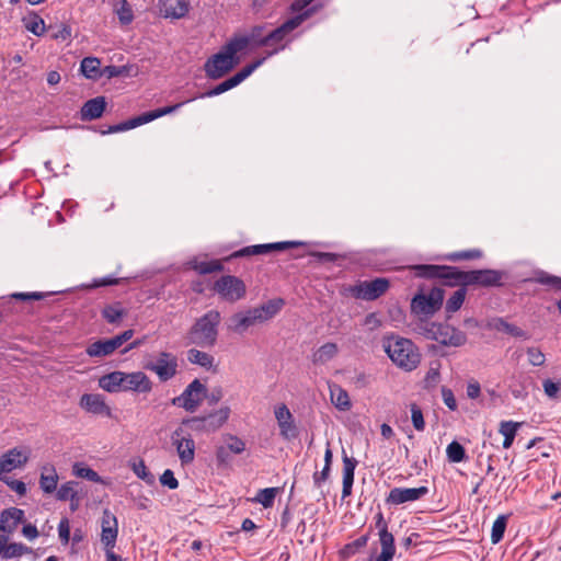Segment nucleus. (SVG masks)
Here are the masks:
<instances>
[{
  "instance_id": "14",
  "label": "nucleus",
  "mask_w": 561,
  "mask_h": 561,
  "mask_svg": "<svg viewBox=\"0 0 561 561\" xmlns=\"http://www.w3.org/2000/svg\"><path fill=\"white\" fill-rule=\"evenodd\" d=\"M172 442L176 446V451L182 465H188L195 457V442L191 434L184 435V430L180 426L172 433Z\"/></svg>"
},
{
  "instance_id": "13",
  "label": "nucleus",
  "mask_w": 561,
  "mask_h": 561,
  "mask_svg": "<svg viewBox=\"0 0 561 561\" xmlns=\"http://www.w3.org/2000/svg\"><path fill=\"white\" fill-rule=\"evenodd\" d=\"M238 51L251 47H266V25H254L247 35H236L229 39Z\"/></svg>"
},
{
  "instance_id": "20",
  "label": "nucleus",
  "mask_w": 561,
  "mask_h": 561,
  "mask_svg": "<svg viewBox=\"0 0 561 561\" xmlns=\"http://www.w3.org/2000/svg\"><path fill=\"white\" fill-rule=\"evenodd\" d=\"M159 15L163 19L180 20L190 11L186 0H158Z\"/></svg>"
},
{
  "instance_id": "56",
  "label": "nucleus",
  "mask_w": 561,
  "mask_h": 561,
  "mask_svg": "<svg viewBox=\"0 0 561 561\" xmlns=\"http://www.w3.org/2000/svg\"><path fill=\"white\" fill-rule=\"evenodd\" d=\"M77 484L75 481H69L64 484L57 490L56 497L59 501H68L73 502L78 500V493L73 489V485Z\"/></svg>"
},
{
  "instance_id": "64",
  "label": "nucleus",
  "mask_w": 561,
  "mask_h": 561,
  "mask_svg": "<svg viewBox=\"0 0 561 561\" xmlns=\"http://www.w3.org/2000/svg\"><path fill=\"white\" fill-rule=\"evenodd\" d=\"M160 483L163 486L169 488L170 490H175L179 486V481L174 477V473L171 469L164 470V472L160 477Z\"/></svg>"
},
{
  "instance_id": "28",
  "label": "nucleus",
  "mask_w": 561,
  "mask_h": 561,
  "mask_svg": "<svg viewBox=\"0 0 561 561\" xmlns=\"http://www.w3.org/2000/svg\"><path fill=\"white\" fill-rule=\"evenodd\" d=\"M285 306V300L280 297L270 299L263 305L252 308L253 313L256 316L259 322L267 321L274 318Z\"/></svg>"
},
{
  "instance_id": "45",
  "label": "nucleus",
  "mask_w": 561,
  "mask_h": 561,
  "mask_svg": "<svg viewBox=\"0 0 561 561\" xmlns=\"http://www.w3.org/2000/svg\"><path fill=\"white\" fill-rule=\"evenodd\" d=\"M23 23L24 27L36 36L45 33V22L36 12H31L28 18H24Z\"/></svg>"
},
{
  "instance_id": "60",
  "label": "nucleus",
  "mask_w": 561,
  "mask_h": 561,
  "mask_svg": "<svg viewBox=\"0 0 561 561\" xmlns=\"http://www.w3.org/2000/svg\"><path fill=\"white\" fill-rule=\"evenodd\" d=\"M231 451L226 446H219L216 449V462L218 468H227L230 466L232 457Z\"/></svg>"
},
{
  "instance_id": "40",
  "label": "nucleus",
  "mask_w": 561,
  "mask_h": 561,
  "mask_svg": "<svg viewBox=\"0 0 561 561\" xmlns=\"http://www.w3.org/2000/svg\"><path fill=\"white\" fill-rule=\"evenodd\" d=\"M187 359L190 363L206 369H210L214 365V356L196 348L188 350Z\"/></svg>"
},
{
  "instance_id": "38",
  "label": "nucleus",
  "mask_w": 561,
  "mask_h": 561,
  "mask_svg": "<svg viewBox=\"0 0 561 561\" xmlns=\"http://www.w3.org/2000/svg\"><path fill=\"white\" fill-rule=\"evenodd\" d=\"M443 265H435V264H417L412 265L411 270L413 271V274L417 278H425V279H440V272Z\"/></svg>"
},
{
  "instance_id": "21",
  "label": "nucleus",
  "mask_w": 561,
  "mask_h": 561,
  "mask_svg": "<svg viewBox=\"0 0 561 561\" xmlns=\"http://www.w3.org/2000/svg\"><path fill=\"white\" fill-rule=\"evenodd\" d=\"M107 106L106 98L103 95L95 96L83 103L80 108V119L82 122H91L102 117Z\"/></svg>"
},
{
  "instance_id": "55",
  "label": "nucleus",
  "mask_w": 561,
  "mask_h": 561,
  "mask_svg": "<svg viewBox=\"0 0 561 561\" xmlns=\"http://www.w3.org/2000/svg\"><path fill=\"white\" fill-rule=\"evenodd\" d=\"M138 126H141V122H140L139 115L135 116V117H131V118H129L127 121H124V122H122L119 124L111 125L107 128V130L102 131V134H114V133L125 131V130H129V129L136 128Z\"/></svg>"
},
{
  "instance_id": "62",
  "label": "nucleus",
  "mask_w": 561,
  "mask_h": 561,
  "mask_svg": "<svg viewBox=\"0 0 561 561\" xmlns=\"http://www.w3.org/2000/svg\"><path fill=\"white\" fill-rule=\"evenodd\" d=\"M528 360L533 366H542L546 362L545 354L538 347L527 348Z\"/></svg>"
},
{
  "instance_id": "12",
  "label": "nucleus",
  "mask_w": 561,
  "mask_h": 561,
  "mask_svg": "<svg viewBox=\"0 0 561 561\" xmlns=\"http://www.w3.org/2000/svg\"><path fill=\"white\" fill-rule=\"evenodd\" d=\"M506 275L504 271L499 270H473L467 272L468 286H480L484 288L489 287H502L503 277Z\"/></svg>"
},
{
  "instance_id": "4",
  "label": "nucleus",
  "mask_w": 561,
  "mask_h": 561,
  "mask_svg": "<svg viewBox=\"0 0 561 561\" xmlns=\"http://www.w3.org/2000/svg\"><path fill=\"white\" fill-rule=\"evenodd\" d=\"M317 12L316 7H311L310 9L304 11L302 13L296 14L295 16L288 19L283 24L277 26L276 28L266 32V47L272 48L267 51L265 59L278 54L284 50L286 44H283L285 38L298 26H300L306 20L311 18Z\"/></svg>"
},
{
  "instance_id": "43",
  "label": "nucleus",
  "mask_w": 561,
  "mask_h": 561,
  "mask_svg": "<svg viewBox=\"0 0 561 561\" xmlns=\"http://www.w3.org/2000/svg\"><path fill=\"white\" fill-rule=\"evenodd\" d=\"M519 426V423L513 421L501 422L499 432L504 436L503 447L505 449L510 448L513 445L516 432Z\"/></svg>"
},
{
  "instance_id": "16",
  "label": "nucleus",
  "mask_w": 561,
  "mask_h": 561,
  "mask_svg": "<svg viewBox=\"0 0 561 561\" xmlns=\"http://www.w3.org/2000/svg\"><path fill=\"white\" fill-rule=\"evenodd\" d=\"M274 414L278 423L279 434L284 439L290 440L299 435L293 414L286 404L282 403L276 407Z\"/></svg>"
},
{
  "instance_id": "54",
  "label": "nucleus",
  "mask_w": 561,
  "mask_h": 561,
  "mask_svg": "<svg viewBox=\"0 0 561 561\" xmlns=\"http://www.w3.org/2000/svg\"><path fill=\"white\" fill-rule=\"evenodd\" d=\"M127 280V278H119L113 276H104L101 278H94L90 284H83L81 287L84 289H95L99 287L105 286H114L119 285L122 282Z\"/></svg>"
},
{
  "instance_id": "50",
  "label": "nucleus",
  "mask_w": 561,
  "mask_h": 561,
  "mask_svg": "<svg viewBox=\"0 0 561 561\" xmlns=\"http://www.w3.org/2000/svg\"><path fill=\"white\" fill-rule=\"evenodd\" d=\"M507 526V516L506 515H500L494 520L491 529V541L492 543H499L503 537L504 533L506 530Z\"/></svg>"
},
{
  "instance_id": "44",
  "label": "nucleus",
  "mask_w": 561,
  "mask_h": 561,
  "mask_svg": "<svg viewBox=\"0 0 561 561\" xmlns=\"http://www.w3.org/2000/svg\"><path fill=\"white\" fill-rule=\"evenodd\" d=\"M467 295V286L459 287L457 290L453 293V295L447 299L445 305V310L447 313H454L458 311Z\"/></svg>"
},
{
  "instance_id": "53",
  "label": "nucleus",
  "mask_w": 561,
  "mask_h": 561,
  "mask_svg": "<svg viewBox=\"0 0 561 561\" xmlns=\"http://www.w3.org/2000/svg\"><path fill=\"white\" fill-rule=\"evenodd\" d=\"M278 493L277 488H265L257 492L254 499L257 503L262 504L263 507L268 508L274 505L275 497Z\"/></svg>"
},
{
  "instance_id": "26",
  "label": "nucleus",
  "mask_w": 561,
  "mask_h": 561,
  "mask_svg": "<svg viewBox=\"0 0 561 561\" xmlns=\"http://www.w3.org/2000/svg\"><path fill=\"white\" fill-rule=\"evenodd\" d=\"M27 462V457L23 456L18 448L8 450L0 457V479L3 473L11 472L15 468H20Z\"/></svg>"
},
{
  "instance_id": "9",
  "label": "nucleus",
  "mask_w": 561,
  "mask_h": 561,
  "mask_svg": "<svg viewBox=\"0 0 561 561\" xmlns=\"http://www.w3.org/2000/svg\"><path fill=\"white\" fill-rule=\"evenodd\" d=\"M215 293H217L224 300L229 302H236L244 298L247 294V286L244 282L233 275H224L218 278L213 286Z\"/></svg>"
},
{
  "instance_id": "39",
  "label": "nucleus",
  "mask_w": 561,
  "mask_h": 561,
  "mask_svg": "<svg viewBox=\"0 0 561 561\" xmlns=\"http://www.w3.org/2000/svg\"><path fill=\"white\" fill-rule=\"evenodd\" d=\"M114 13L122 26L129 25L135 19L131 4L127 0H118L114 5Z\"/></svg>"
},
{
  "instance_id": "19",
  "label": "nucleus",
  "mask_w": 561,
  "mask_h": 561,
  "mask_svg": "<svg viewBox=\"0 0 561 561\" xmlns=\"http://www.w3.org/2000/svg\"><path fill=\"white\" fill-rule=\"evenodd\" d=\"M428 493L425 485L419 488H393L390 490L387 502L399 505L407 502H413L422 499Z\"/></svg>"
},
{
  "instance_id": "42",
  "label": "nucleus",
  "mask_w": 561,
  "mask_h": 561,
  "mask_svg": "<svg viewBox=\"0 0 561 561\" xmlns=\"http://www.w3.org/2000/svg\"><path fill=\"white\" fill-rule=\"evenodd\" d=\"M184 103L185 102H181V103H178L174 105L156 108V110L148 111V112L140 114L139 118H140L141 125L150 123V122H152L159 117H162L167 114L173 113L174 111L180 108Z\"/></svg>"
},
{
  "instance_id": "6",
  "label": "nucleus",
  "mask_w": 561,
  "mask_h": 561,
  "mask_svg": "<svg viewBox=\"0 0 561 561\" xmlns=\"http://www.w3.org/2000/svg\"><path fill=\"white\" fill-rule=\"evenodd\" d=\"M230 412L229 407H222L207 415L184 419L182 425H187L195 432H216L228 421Z\"/></svg>"
},
{
  "instance_id": "59",
  "label": "nucleus",
  "mask_w": 561,
  "mask_h": 561,
  "mask_svg": "<svg viewBox=\"0 0 561 561\" xmlns=\"http://www.w3.org/2000/svg\"><path fill=\"white\" fill-rule=\"evenodd\" d=\"M75 473L80 477V478H83V479H87L88 481H91V482H101V477L99 476V473L93 470L92 468L88 467V466H79L78 463L75 466Z\"/></svg>"
},
{
  "instance_id": "10",
  "label": "nucleus",
  "mask_w": 561,
  "mask_h": 561,
  "mask_svg": "<svg viewBox=\"0 0 561 561\" xmlns=\"http://www.w3.org/2000/svg\"><path fill=\"white\" fill-rule=\"evenodd\" d=\"M264 61H265V58H257V59L253 60L252 62H250L245 67H243L240 71L234 73L232 77L226 79L225 81L215 85L210 90L204 92L201 96L202 98H211V96L222 94V93L236 88L241 82H243L248 77H250L255 69H257L261 65H263Z\"/></svg>"
},
{
  "instance_id": "63",
  "label": "nucleus",
  "mask_w": 561,
  "mask_h": 561,
  "mask_svg": "<svg viewBox=\"0 0 561 561\" xmlns=\"http://www.w3.org/2000/svg\"><path fill=\"white\" fill-rule=\"evenodd\" d=\"M229 442L227 443L226 447L232 453V454H242L245 450V443L234 435H228Z\"/></svg>"
},
{
  "instance_id": "18",
  "label": "nucleus",
  "mask_w": 561,
  "mask_h": 561,
  "mask_svg": "<svg viewBox=\"0 0 561 561\" xmlns=\"http://www.w3.org/2000/svg\"><path fill=\"white\" fill-rule=\"evenodd\" d=\"M118 536V522L116 516L107 508L101 517V542L104 547L114 548Z\"/></svg>"
},
{
  "instance_id": "32",
  "label": "nucleus",
  "mask_w": 561,
  "mask_h": 561,
  "mask_svg": "<svg viewBox=\"0 0 561 561\" xmlns=\"http://www.w3.org/2000/svg\"><path fill=\"white\" fill-rule=\"evenodd\" d=\"M306 243L302 241H280L265 244H255L253 245V251L255 255L268 254L274 251H285L288 249H294L298 247H305Z\"/></svg>"
},
{
  "instance_id": "3",
  "label": "nucleus",
  "mask_w": 561,
  "mask_h": 561,
  "mask_svg": "<svg viewBox=\"0 0 561 561\" xmlns=\"http://www.w3.org/2000/svg\"><path fill=\"white\" fill-rule=\"evenodd\" d=\"M236 48L228 41L218 53L206 59L203 69L207 79H221L240 64L239 51Z\"/></svg>"
},
{
  "instance_id": "57",
  "label": "nucleus",
  "mask_w": 561,
  "mask_h": 561,
  "mask_svg": "<svg viewBox=\"0 0 561 561\" xmlns=\"http://www.w3.org/2000/svg\"><path fill=\"white\" fill-rule=\"evenodd\" d=\"M410 411H411V421H412L413 427L419 432L424 431L425 421H424L422 409L416 403H411Z\"/></svg>"
},
{
  "instance_id": "17",
  "label": "nucleus",
  "mask_w": 561,
  "mask_h": 561,
  "mask_svg": "<svg viewBox=\"0 0 561 561\" xmlns=\"http://www.w3.org/2000/svg\"><path fill=\"white\" fill-rule=\"evenodd\" d=\"M152 390V381L142 371L124 373L122 392L133 391L137 393H148Z\"/></svg>"
},
{
  "instance_id": "22",
  "label": "nucleus",
  "mask_w": 561,
  "mask_h": 561,
  "mask_svg": "<svg viewBox=\"0 0 561 561\" xmlns=\"http://www.w3.org/2000/svg\"><path fill=\"white\" fill-rule=\"evenodd\" d=\"M25 513L18 507H9L0 514V529L2 533L13 534L20 524L25 523Z\"/></svg>"
},
{
  "instance_id": "8",
  "label": "nucleus",
  "mask_w": 561,
  "mask_h": 561,
  "mask_svg": "<svg viewBox=\"0 0 561 561\" xmlns=\"http://www.w3.org/2000/svg\"><path fill=\"white\" fill-rule=\"evenodd\" d=\"M390 287V282L385 277L373 280H363L350 286L348 293L356 299L373 301L382 296Z\"/></svg>"
},
{
  "instance_id": "5",
  "label": "nucleus",
  "mask_w": 561,
  "mask_h": 561,
  "mask_svg": "<svg viewBox=\"0 0 561 561\" xmlns=\"http://www.w3.org/2000/svg\"><path fill=\"white\" fill-rule=\"evenodd\" d=\"M445 291L440 287H433L430 293H417L411 300V311L417 317L431 318L437 312L444 301Z\"/></svg>"
},
{
  "instance_id": "52",
  "label": "nucleus",
  "mask_w": 561,
  "mask_h": 561,
  "mask_svg": "<svg viewBox=\"0 0 561 561\" xmlns=\"http://www.w3.org/2000/svg\"><path fill=\"white\" fill-rule=\"evenodd\" d=\"M428 318L419 317V322L415 324V331L426 337L427 340H433V336L435 335V330L437 328L436 322H430L427 320Z\"/></svg>"
},
{
  "instance_id": "24",
  "label": "nucleus",
  "mask_w": 561,
  "mask_h": 561,
  "mask_svg": "<svg viewBox=\"0 0 561 561\" xmlns=\"http://www.w3.org/2000/svg\"><path fill=\"white\" fill-rule=\"evenodd\" d=\"M342 462H343V478H342V499H345L352 494V488L354 483L355 469L358 461L348 457L345 450H342Z\"/></svg>"
},
{
  "instance_id": "49",
  "label": "nucleus",
  "mask_w": 561,
  "mask_h": 561,
  "mask_svg": "<svg viewBox=\"0 0 561 561\" xmlns=\"http://www.w3.org/2000/svg\"><path fill=\"white\" fill-rule=\"evenodd\" d=\"M483 253L479 249H471L465 251H457L448 253L444 256L445 260L450 262H458L462 260H478L482 257Z\"/></svg>"
},
{
  "instance_id": "51",
  "label": "nucleus",
  "mask_w": 561,
  "mask_h": 561,
  "mask_svg": "<svg viewBox=\"0 0 561 561\" xmlns=\"http://www.w3.org/2000/svg\"><path fill=\"white\" fill-rule=\"evenodd\" d=\"M49 471V474L43 471L39 479V486L45 493H53L57 489L58 476L56 470L51 467Z\"/></svg>"
},
{
  "instance_id": "27",
  "label": "nucleus",
  "mask_w": 561,
  "mask_h": 561,
  "mask_svg": "<svg viewBox=\"0 0 561 561\" xmlns=\"http://www.w3.org/2000/svg\"><path fill=\"white\" fill-rule=\"evenodd\" d=\"M442 270L439 279L442 285L448 287L468 286L467 272L460 271L458 267L451 265H443Z\"/></svg>"
},
{
  "instance_id": "15",
  "label": "nucleus",
  "mask_w": 561,
  "mask_h": 561,
  "mask_svg": "<svg viewBox=\"0 0 561 561\" xmlns=\"http://www.w3.org/2000/svg\"><path fill=\"white\" fill-rule=\"evenodd\" d=\"M435 331L433 341L444 346L459 347L467 342L466 333L449 324L438 323Z\"/></svg>"
},
{
  "instance_id": "35",
  "label": "nucleus",
  "mask_w": 561,
  "mask_h": 561,
  "mask_svg": "<svg viewBox=\"0 0 561 561\" xmlns=\"http://www.w3.org/2000/svg\"><path fill=\"white\" fill-rule=\"evenodd\" d=\"M330 396L333 405L340 411H347L351 409L352 403L350 396L345 389L339 385L330 386Z\"/></svg>"
},
{
  "instance_id": "58",
  "label": "nucleus",
  "mask_w": 561,
  "mask_h": 561,
  "mask_svg": "<svg viewBox=\"0 0 561 561\" xmlns=\"http://www.w3.org/2000/svg\"><path fill=\"white\" fill-rule=\"evenodd\" d=\"M133 471L139 479L144 480L145 482H154V476L148 470L142 459L133 463Z\"/></svg>"
},
{
  "instance_id": "36",
  "label": "nucleus",
  "mask_w": 561,
  "mask_h": 561,
  "mask_svg": "<svg viewBox=\"0 0 561 561\" xmlns=\"http://www.w3.org/2000/svg\"><path fill=\"white\" fill-rule=\"evenodd\" d=\"M101 61L96 57H84L80 64V71L87 79L96 80L103 77V69H100Z\"/></svg>"
},
{
  "instance_id": "2",
  "label": "nucleus",
  "mask_w": 561,
  "mask_h": 561,
  "mask_svg": "<svg viewBox=\"0 0 561 561\" xmlns=\"http://www.w3.org/2000/svg\"><path fill=\"white\" fill-rule=\"evenodd\" d=\"M221 314L218 310L211 309L196 319L187 332L190 344L199 347H213L216 345L219 334Z\"/></svg>"
},
{
  "instance_id": "41",
  "label": "nucleus",
  "mask_w": 561,
  "mask_h": 561,
  "mask_svg": "<svg viewBox=\"0 0 561 561\" xmlns=\"http://www.w3.org/2000/svg\"><path fill=\"white\" fill-rule=\"evenodd\" d=\"M369 540V534H365L354 541L346 543L340 551L339 554L341 559L347 560L352 558L358 550L364 548Z\"/></svg>"
},
{
  "instance_id": "1",
  "label": "nucleus",
  "mask_w": 561,
  "mask_h": 561,
  "mask_svg": "<svg viewBox=\"0 0 561 561\" xmlns=\"http://www.w3.org/2000/svg\"><path fill=\"white\" fill-rule=\"evenodd\" d=\"M382 346L391 362L405 371L414 370L421 363L419 347L409 339L392 334L383 337Z\"/></svg>"
},
{
  "instance_id": "30",
  "label": "nucleus",
  "mask_w": 561,
  "mask_h": 561,
  "mask_svg": "<svg viewBox=\"0 0 561 561\" xmlns=\"http://www.w3.org/2000/svg\"><path fill=\"white\" fill-rule=\"evenodd\" d=\"M488 327L492 330H495L497 332H504L508 335H512L514 337H519L527 340L529 339V334L520 329L519 327L507 322L504 318L495 317L491 319L488 323Z\"/></svg>"
},
{
  "instance_id": "46",
  "label": "nucleus",
  "mask_w": 561,
  "mask_h": 561,
  "mask_svg": "<svg viewBox=\"0 0 561 561\" xmlns=\"http://www.w3.org/2000/svg\"><path fill=\"white\" fill-rule=\"evenodd\" d=\"M4 559H14L20 558L23 554H34V558H37V553L34 552L33 548L22 543V542H9V545L4 549Z\"/></svg>"
},
{
  "instance_id": "29",
  "label": "nucleus",
  "mask_w": 561,
  "mask_h": 561,
  "mask_svg": "<svg viewBox=\"0 0 561 561\" xmlns=\"http://www.w3.org/2000/svg\"><path fill=\"white\" fill-rule=\"evenodd\" d=\"M256 322H259V320L253 313V309H249L245 312H237L232 314L228 328L233 332L243 333Z\"/></svg>"
},
{
  "instance_id": "11",
  "label": "nucleus",
  "mask_w": 561,
  "mask_h": 561,
  "mask_svg": "<svg viewBox=\"0 0 561 561\" xmlns=\"http://www.w3.org/2000/svg\"><path fill=\"white\" fill-rule=\"evenodd\" d=\"M144 367L156 373L159 380L165 382L176 375L178 358L172 353L161 352L154 362H149Z\"/></svg>"
},
{
  "instance_id": "34",
  "label": "nucleus",
  "mask_w": 561,
  "mask_h": 561,
  "mask_svg": "<svg viewBox=\"0 0 561 561\" xmlns=\"http://www.w3.org/2000/svg\"><path fill=\"white\" fill-rule=\"evenodd\" d=\"M101 314L107 323L117 324L127 314V310L122 306V302L116 301L104 306Z\"/></svg>"
},
{
  "instance_id": "48",
  "label": "nucleus",
  "mask_w": 561,
  "mask_h": 561,
  "mask_svg": "<svg viewBox=\"0 0 561 561\" xmlns=\"http://www.w3.org/2000/svg\"><path fill=\"white\" fill-rule=\"evenodd\" d=\"M446 456L449 462H462L467 460L465 447L457 440H453L446 448Z\"/></svg>"
},
{
  "instance_id": "47",
  "label": "nucleus",
  "mask_w": 561,
  "mask_h": 561,
  "mask_svg": "<svg viewBox=\"0 0 561 561\" xmlns=\"http://www.w3.org/2000/svg\"><path fill=\"white\" fill-rule=\"evenodd\" d=\"M339 352L337 345L332 342H328L320 346L313 353V363H327L332 359Z\"/></svg>"
},
{
  "instance_id": "7",
  "label": "nucleus",
  "mask_w": 561,
  "mask_h": 561,
  "mask_svg": "<svg viewBox=\"0 0 561 561\" xmlns=\"http://www.w3.org/2000/svg\"><path fill=\"white\" fill-rule=\"evenodd\" d=\"M206 392L207 387L199 379H194L180 396L171 400V403L187 412H195L205 399Z\"/></svg>"
},
{
  "instance_id": "23",
  "label": "nucleus",
  "mask_w": 561,
  "mask_h": 561,
  "mask_svg": "<svg viewBox=\"0 0 561 561\" xmlns=\"http://www.w3.org/2000/svg\"><path fill=\"white\" fill-rule=\"evenodd\" d=\"M381 552L375 556V551L370 554L368 561H391L396 554L394 537L388 529H381L378 533Z\"/></svg>"
},
{
  "instance_id": "61",
  "label": "nucleus",
  "mask_w": 561,
  "mask_h": 561,
  "mask_svg": "<svg viewBox=\"0 0 561 561\" xmlns=\"http://www.w3.org/2000/svg\"><path fill=\"white\" fill-rule=\"evenodd\" d=\"M127 75H128L127 66L108 65L103 68V77H106L107 79L117 78V77L127 76Z\"/></svg>"
},
{
  "instance_id": "31",
  "label": "nucleus",
  "mask_w": 561,
  "mask_h": 561,
  "mask_svg": "<svg viewBox=\"0 0 561 561\" xmlns=\"http://www.w3.org/2000/svg\"><path fill=\"white\" fill-rule=\"evenodd\" d=\"M118 348L115 337L98 340L91 343L85 352L90 357H103L112 354Z\"/></svg>"
},
{
  "instance_id": "37",
  "label": "nucleus",
  "mask_w": 561,
  "mask_h": 561,
  "mask_svg": "<svg viewBox=\"0 0 561 561\" xmlns=\"http://www.w3.org/2000/svg\"><path fill=\"white\" fill-rule=\"evenodd\" d=\"M188 265L201 275L222 272L225 270L222 262L219 260L198 261L197 259H194L188 262Z\"/></svg>"
},
{
  "instance_id": "25",
  "label": "nucleus",
  "mask_w": 561,
  "mask_h": 561,
  "mask_svg": "<svg viewBox=\"0 0 561 561\" xmlns=\"http://www.w3.org/2000/svg\"><path fill=\"white\" fill-rule=\"evenodd\" d=\"M79 405L92 414H105L107 416L111 415L110 407L104 402L103 397L99 393H84L80 398Z\"/></svg>"
},
{
  "instance_id": "33",
  "label": "nucleus",
  "mask_w": 561,
  "mask_h": 561,
  "mask_svg": "<svg viewBox=\"0 0 561 561\" xmlns=\"http://www.w3.org/2000/svg\"><path fill=\"white\" fill-rule=\"evenodd\" d=\"M99 386L110 392V393H116L122 392L123 390V371L115 370L110 374H106L102 376L99 379Z\"/></svg>"
}]
</instances>
